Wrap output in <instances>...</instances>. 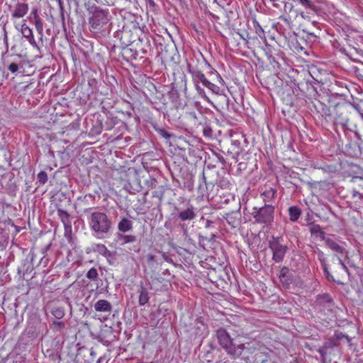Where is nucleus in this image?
I'll return each instance as SVG.
<instances>
[{
	"label": "nucleus",
	"instance_id": "nucleus-6",
	"mask_svg": "<svg viewBox=\"0 0 363 363\" xmlns=\"http://www.w3.org/2000/svg\"><path fill=\"white\" fill-rule=\"evenodd\" d=\"M282 237H272L269 242V247L272 252V259L279 263L283 261L288 247L284 245Z\"/></svg>",
	"mask_w": 363,
	"mask_h": 363
},
{
	"label": "nucleus",
	"instance_id": "nucleus-18",
	"mask_svg": "<svg viewBox=\"0 0 363 363\" xmlns=\"http://www.w3.org/2000/svg\"><path fill=\"white\" fill-rule=\"evenodd\" d=\"M317 304L320 306L327 305L330 306L333 305V299L328 294H320L317 296Z\"/></svg>",
	"mask_w": 363,
	"mask_h": 363
},
{
	"label": "nucleus",
	"instance_id": "nucleus-43",
	"mask_svg": "<svg viewBox=\"0 0 363 363\" xmlns=\"http://www.w3.org/2000/svg\"><path fill=\"white\" fill-rule=\"evenodd\" d=\"M153 197H157L161 201L163 198V194L162 193L159 194L158 192L155 191L153 193Z\"/></svg>",
	"mask_w": 363,
	"mask_h": 363
},
{
	"label": "nucleus",
	"instance_id": "nucleus-15",
	"mask_svg": "<svg viewBox=\"0 0 363 363\" xmlns=\"http://www.w3.org/2000/svg\"><path fill=\"white\" fill-rule=\"evenodd\" d=\"M279 279L283 285L288 286L292 282L291 274L289 269L286 267H283L279 273Z\"/></svg>",
	"mask_w": 363,
	"mask_h": 363
},
{
	"label": "nucleus",
	"instance_id": "nucleus-26",
	"mask_svg": "<svg viewBox=\"0 0 363 363\" xmlns=\"http://www.w3.org/2000/svg\"><path fill=\"white\" fill-rule=\"evenodd\" d=\"M200 83L194 84V88L197 92V94L199 97L202 98L203 100L207 101L208 103H211L210 99L206 94L205 90L199 85Z\"/></svg>",
	"mask_w": 363,
	"mask_h": 363
},
{
	"label": "nucleus",
	"instance_id": "nucleus-52",
	"mask_svg": "<svg viewBox=\"0 0 363 363\" xmlns=\"http://www.w3.org/2000/svg\"><path fill=\"white\" fill-rule=\"evenodd\" d=\"M50 245H51V244H49V245L47 246L46 250H48V249L50 248Z\"/></svg>",
	"mask_w": 363,
	"mask_h": 363
},
{
	"label": "nucleus",
	"instance_id": "nucleus-25",
	"mask_svg": "<svg viewBox=\"0 0 363 363\" xmlns=\"http://www.w3.org/2000/svg\"><path fill=\"white\" fill-rule=\"evenodd\" d=\"M310 231L312 235L319 237L322 240H325V233L319 225H313L310 228Z\"/></svg>",
	"mask_w": 363,
	"mask_h": 363
},
{
	"label": "nucleus",
	"instance_id": "nucleus-23",
	"mask_svg": "<svg viewBox=\"0 0 363 363\" xmlns=\"http://www.w3.org/2000/svg\"><path fill=\"white\" fill-rule=\"evenodd\" d=\"M325 245L328 248H330V250L335 252L343 253L344 248L342 246L339 245L335 241L333 240H326Z\"/></svg>",
	"mask_w": 363,
	"mask_h": 363
},
{
	"label": "nucleus",
	"instance_id": "nucleus-35",
	"mask_svg": "<svg viewBox=\"0 0 363 363\" xmlns=\"http://www.w3.org/2000/svg\"><path fill=\"white\" fill-rule=\"evenodd\" d=\"M38 180L41 184H45L48 182V175L45 171H40L38 175Z\"/></svg>",
	"mask_w": 363,
	"mask_h": 363
},
{
	"label": "nucleus",
	"instance_id": "nucleus-4",
	"mask_svg": "<svg viewBox=\"0 0 363 363\" xmlns=\"http://www.w3.org/2000/svg\"><path fill=\"white\" fill-rule=\"evenodd\" d=\"M89 225L95 233H107L111 229V221L105 213L95 211L90 215Z\"/></svg>",
	"mask_w": 363,
	"mask_h": 363
},
{
	"label": "nucleus",
	"instance_id": "nucleus-10",
	"mask_svg": "<svg viewBox=\"0 0 363 363\" xmlns=\"http://www.w3.org/2000/svg\"><path fill=\"white\" fill-rule=\"evenodd\" d=\"M187 71L191 76L193 84L201 83L204 86L208 80L201 70L191 64L187 65Z\"/></svg>",
	"mask_w": 363,
	"mask_h": 363
},
{
	"label": "nucleus",
	"instance_id": "nucleus-7",
	"mask_svg": "<svg viewBox=\"0 0 363 363\" xmlns=\"http://www.w3.org/2000/svg\"><path fill=\"white\" fill-rule=\"evenodd\" d=\"M14 28L21 33L23 38H25L29 44L35 49L38 52H40V47L35 40L33 35V30L26 24V20H23L21 23H15Z\"/></svg>",
	"mask_w": 363,
	"mask_h": 363
},
{
	"label": "nucleus",
	"instance_id": "nucleus-2",
	"mask_svg": "<svg viewBox=\"0 0 363 363\" xmlns=\"http://www.w3.org/2000/svg\"><path fill=\"white\" fill-rule=\"evenodd\" d=\"M216 336L219 345L227 352V353L233 358L241 356L244 350L245 345L237 340H233L228 333L223 328H220L216 331Z\"/></svg>",
	"mask_w": 363,
	"mask_h": 363
},
{
	"label": "nucleus",
	"instance_id": "nucleus-31",
	"mask_svg": "<svg viewBox=\"0 0 363 363\" xmlns=\"http://www.w3.org/2000/svg\"><path fill=\"white\" fill-rule=\"evenodd\" d=\"M153 128L158 134L165 139H169L172 137V135L164 128H159L156 125H153Z\"/></svg>",
	"mask_w": 363,
	"mask_h": 363
},
{
	"label": "nucleus",
	"instance_id": "nucleus-5",
	"mask_svg": "<svg viewBox=\"0 0 363 363\" xmlns=\"http://www.w3.org/2000/svg\"><path fill=\"white\" fill-rule=\"evenodd\" d=\"M353 108L349 105H337L335 108V115L334 121L335 124L343 127H350L354 123V118L356 116L352 113Z\"/></svg>",
	"mask_w": 363,
	"mask_h": 363
},
{
	"label": "nucleus",
	"instance_id": "nucleus-46",
	"mask_svg": "<svg viewBox=\"0 0 363 363\" xmlns=\"http://www.w3.org/2000/svg\"><path fill=\"white\" fill-rule=\"evenodd\" d=\"M135 41V39H130V40H128L127 42H123V43L127 46H131Z\"/></svg>",
	"mask_w": 363,
	"mask_h": 363
},
{
	"label": "nucleus",
	"instance_id": "nucleus-9",
	"mask_svg": "<svg viewBox=\"0 0 363 363\" xmlns=\"http://www.w3.org/2000/svg\"><path fill=\"white\" fill-rule=\"evenodd\" d=\"M28 4L23 2H18L13 9L11 11V19L13 21V26L15 23H20L18 19L23 18L28 12Z\"/></svg>",
	"mask_w": 363,
	"mask_h": 363
},
{
	"label": "nucleus",
	"instance_id": "nucleus-34",
	"mask_svg": "<svg viewBox=\"0 0 363 363\" xmlns=\"http://www.w3.org/2000/svg\"><path fill=\"white\" fill-rule=\"evenodd\" d=\"M119 239L122 240V244L133 242L136 240V238L132 235H121Z\"/></svg>",
	"mask_w": 363,
	"mask_h": 363
},
{
	"label": "nucleus",
	"instance_id": "nucleus-39",
	"mask_svg": "<svg viewBox=\"0 0 363 363\" xmlns=\"http://www.w3.org/2000/svg\"><path fill=\"white\" fill-rule=\"evenodd\" d=\"M124 52L125 55H128V54H130V57H133V58H136L137 56H138V52L136 51H135L134 52H133V50L131 48H125L124 49Z\"/></svg>",
	"mask_w": 363,
	"mask_h": 363
},
{
	"label": "nucleus",
	"instance_id": "nucleus-37",
	"mask_svg": "<svg viewBox=\"0 0 363 363\" xmlns=\"http://www.w3.org/2000/svg\"><path fill=\"white\" fill-rule=\"evenodd\" d=\"M19 69V66L18 64L15 63V62H12L11 63L9 66H8V69L11 72V73H16V72H18Z\"/></svg>",
	"mask_w": 363,
	"mask_h": 363
},
{
	"label": "nucleus",
	"instance_id": "nucleus-49",
	"mask_svg": "<svg viewBox=\"0 0 363 363\" xmlns=\"http://www.w3.org/2000/svg\"><path fill=\"white\" fill-rule=\"evenodd\" d=\"M359 196L360 198L362 197V194H359V192H357V191H354V192L353 193V196Z\"/></svg>",
	"mask_w": 363,
	"mask_h": 363
},
{
	"label": "nucleus",
	"instance_id": "nucleus-22",
	"mask_svg": "<svg viewBox=\"0 0 363 363\" xmlns=\"http://www.w3.org/2000/svg\"><path fill=\"white\" fill-rule=\"evenodd\" d=\"M301 214V209L296 206H291L289 208V219L292 222H296L299 218Z\"/></svg>",
	"mask_w": 363,
	"mask_h": 363
},
{
	"label": "nucleus",
	"instance_id": "nucleus-45",
	"mask_svg": "<svg viewBox=\"0 0 363 363\" xmlns=\"http://www.w3.org/2000/svg\"><path fill=\"white\" fill-rule=\"evenodd\" d=\"M155 256L151 254H149L147 255V262L148 263H150L155 260Z\"/></svg>",
	"mask_w": 363,
	"mask_h": 363
},
{
	"label": "nucleus",
	"instance_id": "nucleus-47",
	"mask_svg": "<svg viewBox=\"0 0 363 363\" xmlns=\"http://www.w3.org/2000/svg\"><path fill=\"white\" fill-rule=\"evenodd\" d=\"M272 3V6L276 8H279V5L278 4L279 0H269Z\"/></svg>",
	"mask_w": 363,
	"mask_h": 363
},
{
	"label": "nucleus",
	"instance_id": "nucleus-41",
	"mask_svg": "<svg viewBox=\"0 0 363 363\" xmlns=\"http://www.w3.org/2000/svg\"><path fill=\"white\" fill-rule=\"evenodd\" d=\"M216 78H217V80H218V82L219 84V86L223 87V89H225V82L224 81V79L222 78V77L220 76V74H218L217 72H216Z\"/></svg>",
	"mask_w": 363,
	"mask_h": 363
},
{
	"label": "nucleus",
	"instance_id": "nucleus-38",
	"mask_svg": "<svg viewBox=\"0 0 363 363\" xmlns=\"http://www.w3.org/2000/svg\"><path fill=\"white\" fill-rule=\"evenodd\" d=\"M298 2L305 8H311L312 2L310 0H297Z\"/></svg>",
	"mask_w": 363,
	"mask_h": 363
},
{
	"label": "nucleus",
	"instance_id": "nucleus-29",
	"mask_svg": "<svg viewBox=\"0 0 363 363\" xmlns=\"http://www.w3.org/2000/svg\"><path fill=\"white\" fill-rule=\"evenodd\" d=\"M11 175L4 169H0V190L4 186V182L7 179H11Z\"/></svg>",
	"mask_w": 363,
	"mask_h": 363
},
{
	"label": "nucleus",
	"instance_id": "nucleus-51",
	"mask_svg": "<svg viewBox=\"0 0 363 363\" xmlns=\"http://www.w3.org/2000/svg\"><path fill=\"white\" fill-rule=\"evenodd\" d=\"M155 182V179H152L150 180L151 187H152V188H153V185H154Z\"/></svg>",
	"mask_w": 363,
	"mask_h": 363
},
{
	"label": "nucleus",
	"instance_id": "nucleus-42",
	"mask_svg": "<svg viewBox=\"0 0 363 363\" xmlns=\"http://www.w3.org/2000/svg\"><path fill=\"white\" fill-rule=\"evenodd\" d=\"M337 259L338 263L341 265L342 269H344L346 272H348V269L346 267V265L345 264V263L343 262V261L342 260V259L340 257H337Z\"/></svg>",
	"mask_w": 363,
	"mask_h": 363
},
{
	"label": "nucleus",
	"instance_id": "nucleus-11",
	"mask_svg": "<svg viewBox=\"0 0 363 363\" xmlns=\"http://www.w3.org/2000/svg\"><path fill=\"white\" fill-rule=\"evenodd\" d=\"M277 191L270 186H266L263 191L261 192V197L264 204H270L272 203L277 196Z\"/></svg>",
	"mask_w": 363,
	"mask_h": 363
},
{
	"label": "nucleus",
	"instance_id": "nucleus-20",
	"mask_svg": "<svg viewBox=\"0 0 363 363\" xmlns=\"http://www.w3.org/2000/svg\"><path fill=\"white\" fill-rule=\"evenodd\" d=\"M318 259L321 263L324 273H325L328 280L335 281V279L333 278V277L329 273L328 267L325 262V257L324 256L323 252L321 251H319V252H318Z\"/></svg>",
	"mask_w": 363,
	"mask_h": 363
},
{
	"label": "nucleus",
	"instance_id": "nucleus-14",
	"mask_svg": "<svg viewBox=\"0 0 363 363\" xmlns=\"http://www.w3.org/2000/svg\"><path fill=\"white\" fill-rule=\"evenodd\" d=\"M94 309L97 312H104L108 313L111 312L112 310V306L110 302L106 300L101 299L99 300L94 304Z\"/></svg>",
	"mask_w": 363,
	"mask_h": 363
},
{
	"label": "nucleus",
	"instance_id": "nucleus-30",
	"mask_svg": "<svg viewBox=\"0 0 363 363\" xmlns=\"http://www.w3.org/2000/svg\"><path fill=\"white\" fill-rule=\"evenodd\" d=\"M57 215L65 225L69 222V215L66 211L59 208L57 209Z\"/></svg>",
	"mask_w": 363,
	"mask_h": 363
},
{
	"label": "nucleus",
	"instance_id": "nucleus-32",
	"mask_svg": "<svg viewBox=\"0 0 363 363\" xmlns=\"http://www.w3.org/2000/svg\"><path fill=\"white\" fill-rule=\"evenodd\" d=\"M65 327V324L62 321H53L50 325V328L54 332L60 331L64 329Z\"/></svg>",
	"mask_w": 363,
	"mask_h": 363
},
{
	"label": "nucleus",
	"instance_id": "nucleus-48",
	"mask_svg": "<svg viewBox=\"0 0 363 363\" xmlns=\"http://www.w3.org/2000/svg\"><path fill=\"white\" fill-rule=\"evenodd\" d=\"M146 3L149 4L150 6H154L155 2L153 0H145Z\"/></svg>",
	"mask_w": 363,
	"mask_h": 363
},
{
	"label": "nucleus",
	"instance_id": "nucleus-28",
	"mask_svg": "<svg viewBox=\"0 0 363 363\" xmlns=\"http://www.w3.org/2000/svg\"><path fill=\"white\" fill-rule=\"evenodd\" d=\"M52 315L57 319H62L65 316V310L62 307H55L51 311Z\"/></svg>",
	"mask_w": 363,
	"mask_h": 363
},
{
	"label": "nucleus",
	"instance_id": "nucleus-53",
	"mask_svg": "<svg viewBox=\"0 0 363 363\" xmlns=\"http://www.w3.org/2000/svg\"><path fill=\"white\" fill-rule=\"evenodd\" d=\"M206 64L208 65V66H210V64H208L206 61H205Z\"/></svg>",
	"mask_w": 363,
	"mask_h": 363
},
{
	"label": "nucleus",
	"instance_id": "nucleus-21",
	"mask_svg": "<svg viewBox=\"0 0 363 363\" xmlns=\"http://www.w3.org/2000/svg\"><path fill=\"white\" fill-rule=\"evenodd\" d=\"M150 299L149 294L147 290L143 286H140V289L139 291V298L138 303L140 306H144L148 303Z\"/></svg>",
	"mask_w": 363,
	"mask_h": 363
},
{
	"label": "nucleus",
	"instance_id": "nucleus-36",
	"mask_svg": "<svg viewBox=\"0 0 363 363\" xmlns=\"http://www.w3.org/2000/svg\"><path fill=\"white\" fill-rule=\"evenodd\" d=\"M256 33L259 36L262 37L264 35V32L261 26L257 22H254Z\"/></svg>",
	"mask_w": 363,
	"mask_h": 363
},
{
	"label": "nucleus",
	"instance_id": "nucleus-24",
	"mask_svg": "<svg viewBox=\"0 0 363 363\" xmlns=\"http://www.w3.org/2000/svg\"><path fill=\"white\" fill-rule=\"evenodd\" d=\"M238 215V213L234 214L233 213H228L226 215V217H225L226 221L228 222V223L230 225H231L233 228H235L239 225L240 218L238 216H236Z\"/></svg>",
	"mask_w": 363,
	"mask_h": 363
},
{
	"label": "nucleus",
	"instance_id": "nucleus-19",
	"mask_svg": "<svg viewBox=\"0 0 363 363\" xmlns=\"http://www.w3.org/2000/svg\"><path fill=\"white\" fill-rule=\"evenodd\" d=\"M132 228V222L126 218H123L118 224V229L123 233L130 231Z\"/></svg>",
	"mask_w": 363,
	"mask_h": 363
},
{
	"label": "nucleus",
	"instance_id": "nucleus-27",
	"mask_svg": "<svg viewBox=\"0 0 363 363\" xmlns=\"http://www.w3.org/2000/svg\"><path fill=\"white\" fill-rule=\"evenodd\" d=\"M94 250L106 257H108L111 255L110 251L104 244H97L94 248Z\"/></svg>",
	"mask_w": 363,
	"mask_h": 363
},
{
	"label": "nucleus",
	"instance_id": "nucleus-3",
	"mask_svg": "<svg viewBox=\"0 0 363 363\" xmlns=\"http://www.w3.org/2000/svg\"><path fill=\"white\" fill-rule=\"evenodd\" d=\"M275 207L272 204H264L262 207L254 206L251 215L255 223L268 228L274 223Z\"/></svg>",
	"mask_w": 363,
	"mask_h": 363
},
{
	"label": "nucleus",
	"instance_id": "nucleus-50",
	"mask_svg": "<svg viewBox=\"0 0 363 363\" xmlns=\"http://www.w3.org/2000/svg\"><path fill=\"white\" fill-rule=\"evenodd\" d=\"M128 34H129V33H128V32H127V31H123V37H122V38H125V37H127V36L128 35Z\"/></svg>",
	"mask_w": 363,
	"mask_h": 363
},
{
	"label": "nucleus",
	"instance_id": "nucleus-12",
	"mask_svg": "<svg viewBox=\"0 0 363 363\" xmlns=\"http://www.w3.org/2000/svg\"><path fill=\"white\" fill-rule=\"evenodd\" d=\"M283 16L286 21H292L293 19L297 17V11L294 9L292 3L284 2Z\"/></svg>",
	"mask_w": 363,
	"mask_h": 363
},
{
	"label": "nucleus",
	"instance_id": "nucleus-17",
	"mask_svg": "<svg viewBox=\"0 0 363 363\" xmlns=\"http://www.w3.org/2000/svg\"><path fill=\"white\" fill-rule=\"evenodd\" d=\"M208 89H209L213 94L216 95H224L225 94V89L220 86L219 85L215 84L211 82L209 80L207 81L206 84L204 85Z\"/></svg>",
	"mask_w": 363,
	"mask_h": 363
},
{
	"label": "nucleus",
	"instance_id": "nucleus-40",
	"mask_svg": "<svg viewBox=\"0 0 363 363\" xmlns=\"http://www.w3.org/2000/svg\"><path fill=\"white\" fill-rule=\"evenodd\" d=\"M318 352L320 353V356H321V361H322V363H325L326 362V352L325 351V349L324 348H319L318 350Z\"/></svg>",
	"mask_w": 363,
	"mask_h": 363
},
{
	"label": "nucleus",
	"instance_id": "nucleus-16",
	"mask_svg": "<svg viewBox=\"0 0 363 363\" xmlns=\"http://www.w3.org/2000/svg\"><path fill=\"white\" fill-rule=\"evenodd\" d=\"M11 50L13 52L19 54L23 53L26 50L25 48V43L21 37H18L14 39V43L11 46Z\"/></svg>",
	"mask_w": 363,
	"mask_h": 363
},
{
	"label": "nucleus",
	"instance_id": "nucleus-44",
	"mask_svg": "<svg viewBox=\"0 0 363 363\" xmlns=\"http://www.w3.org/2000/svg\"><path fill=\"white\" fill-rule=\"evenodd\" d=\"M102 130H103V128H102V124L100 123V126L99 128H97L96 130H94V133L96 135H99L102 132Z\"/></svg>",
	"mask_w": 363,
	"mask_h": 363
},
{
	"label": "nucleus",
	"instance_id": "nucleus-8",
	"mask_svg": "<svg viewBox=\"0 0 363 363\" xmlns=\"http://www.w3.org/2000/svg\"><path fill=\"white\" fill-rule=\"evenodd\" d=\"M30 22L33 23L35 28L38 35V43L43 44L44 38V21L40 17V11L37 7L33 8L28 16Z\"/></svg>",
	"mask_w": 363,
	"mask_h": 363
},
{
	"label": "nucleus",
	"instance_id": "nucleus-33",
	"mask_svg": "<svg viewBox=\"0 0 363 363\" xmlns=\"http://www.w3.org/2000/svg\"><path fill=\"white\" fill-rule=\"evenodd\" d=\"M86 277L90 279V280H92V281H96L97 280L98 277H99V274H98V271L96 268L94 267H92L86 273Z\"/></svg>",
	"mask_w": 363,
	"mask_h": 363
},
{
	"label": "nucleus",
	"instance_id": "nucleus-13",
	"mask_svg": "<svg viewBox=\"0 0 363 363\" xmlns=\"http://www.w3.org/2000/svg\"><path fill=\"white\" fill-rule=\"evenodd\" d=\"M178 217L182 221L194 220L196 217L194 207L190 205L186 209L180 211L178 213Z\"/></svg>",
	"mask_w": 363,
	"mask_h": 363
},
{
	"label": "nucleus",
	"instance_id": "nucleus-1",
	"mask_svg": "<svg viewBox=\"0 0 363 363\" xmlns=\"http://www.w3.org/2000/svg\"><path fill=\"white\" fill-rule=\"evenodd\" d=\"M108 10L96 9L89 19V29L96 36H104L110 30Z\"/></svg>",
	"mask_w": 363,
	"mask_h": 363
}]
</instances>
